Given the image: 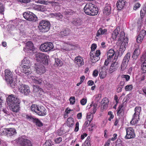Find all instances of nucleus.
Here are the masks:
<instances>
[{
  "instance_id": "1",
  "label": "nucleus",
  "mask_w": 146,
  "mask_h": 146,
  "mask_svg": "<svg viewBox=\"0 0 146 146\" xmlns=\"http://www.w3.org/2000/svg\"><path fill=\"white\" fill-rule=\"evenodd\" d=\"M7 101L13 111L17 112L19 111L20 100L18 97L13 94L10 95L7 98Z\"/></svg>"
},
{
  "instance_id": "2",
  "label": "nucleus",
  "mask_w": 146,
  "mask_h": 146,
  "mask_svg": "<svg viewBox=\"0 0 146 146\" xmlns=\"http://www.w3.org/2000/svg\"><path fill=\"white\" fill-rule=\"evenodd\" d=\"M85 14L90 16H94L98 13V8L97 6L91 3H87L84 8Z\"/></svg>"
},
{
  "instance_id": "3",
  "label": "nucleus",
  "mask_w": 146,
  "mask_h": 146,
  "mask_svg": "<svg viewBox=\"0 0 146 146\" xmlns=\"http://www.w3.org/2000/svg\"><path fill=\"white\" fill-rule=\"evenodd\" d=\"M5 76L6 82L12 88H15L17 84L14 81L12 72L9 70L6 69L5 71Z\"/></svg>"
},
{
  "instance_id": "4",
  "label": "nucleus",
  "mask_w": 146,
  "mask_h": 146,
  "mask_svg": "<svg viewBox=\"0 0 146 146\" xmlns=\"http://www.w3.org/2000/svg\"><path fill=\"white\" fill-rule=\"evenodd\" d=\"M50 27V24L49 21L42 20L39 23L38 28L40 32L45 33L48 31Z\"/></svg>"
},
{
  "instance_id": "5",
  "label": "nucleus",
  "mask_w": 146,
  "mask_h": 146,
  "mask_svg": "<svg viewBox=\"0 0 146 146\" xmlns=\"http://www.w3.org/2000/svg\"><path fill=\"white\" fill-rule=\"evenodd\" d=\"M35 57L37 62L42 63L45 65L48 64V58H49V56L47 54L42 53H38L36 54Z\"/></svg>"
},
{
  "instance_id": "6",
  "label": "nucleus",
  "mask_w": 146,
  "mask_h": 146,
  "mask_svg": "<svg viewBox=\"0 0 146 146\" xmlns=\"http://www.w3.org/2000/svg\"><path fill=\"white\" fill-rule=\"evenodd\" d=\"M17 141L19 146H33L32 141L25 137H20Z\"/></svg>"
},
{
  "instance_id": "7",
  "label": "nucleus",
  "mask_w": 146,
  "mask_h": 146,
  "mask_svg": "<svg viewBox=\"0 0 146 146\" xmlns=\"http://www.w3.org/2000/svg\"><path fill=\"white\" fill-rule=\"evenodd\" d=\"M141 111V107L138 106L135 107V113L132 120L130 121V123L132 125L137 123L139 119V115Z\"/></svg>"
},
{
  "instance_id": "8",
  "label": "nucleus",
  "mask_w": 146,
  "mask_h": 146,
  "mask_svg": "<svg viewBox=\"0 0 146 146\" xmlns=\"http://www.w3.org/2000/svg\"><path fill=\"white\" fill-rule=\"evenodd\" d=\"M54 46L53 44L50 42L44 43L40 46V49L42 52H47L53 49Z\"/></svg>"
},
{
  "instance_id": "9",
  "label": "nucleus",
  "mask_w": 146,
  "mask_h": 146,
  "mask_svg": "<svg viewBox=\"0 0 146 146\" xmlns=\"http://www.w3.org/2000/svg\"><path fill=\"white\" fill-rule=\"evenodd\" d=\"M1 133L2 135H7L8 136H12L17 133L15 129L13 128H5L1 130Z\"/></svg>"
},
{
  "instance_id": "10",
  "label": "nucleus",
  "mask_w": 146,
  "mask_h": 146,
  "mask_svg": "<svg viewBox=\"0 0 146 146\" xmlns=\"http://www.w3.org/2000/svg\"><path fill=\"white\" fill-rule=\"evenodd\" d=\"M23 15L24 17L29 21H35L37 19L36 15L30 11L25 12Z\"/></svg>"
},
{
  "instance_id": "11",
  "label": "nucleus",
  "mask_w": 146,
  "mask_h": 146,
  "mask_svg": "<svg viewBox=\"0 0 146 146\" xmlns=\"http://www.w3.org/2000/svg\"><path fill=\"white\" fill-rule=\"evenodd\" d=\"M100 50H96L95 53L90 52V53L91 62L93 63H95L100 60L99 56L100 54Z\"/></svg>"
},
{
  "instance_id": "12",
  "label": "nucleus",
  "mask_w": 146,
  "mask_h": 146,
  "mask_svg": "<svg viewBox=\"0 0 146 146\" xmlns=\"http://www.w3.org/2000/svg\"><path fill=\"white\" fill-rule=\"evenodd\" d=\"M126 130L127 134L125 138L126 139H130L135 137L134 130L132 127H128L126 129Z\"/></svg>"
},
{
  "instance_id": "13",
  "label": "nucleus",
  "mask_w": 146,
  "mask_h": 146,
  "mask_svg": "<svg viewBox=\"0 0 146 146\" xmlns=\"http://www.w3.org/2000/svg\"><path fill=\"white\" fill-rule=\"evenodd\" d=\"M19 90L20 93L26 96L29 95L31 92L29 87L26 85L21 86Z\"/></svg>"
},
{
  "instance_id": "14",
  "label": "nucleus",
  "mask_w": 146,
  "mask_h": 146,
  "mask_svg": "<svg viewBox=\"0 0 146 146\" xmlns=\"http://www.w3.org/2000/svg\"><path fill=\"white\" fill-rule=\"evenodd\" d=\"M127 42H126L125 40L121 44V46L119 50H118V55L121 56L125 50L126 47L127 45Z\"/></svg>"
},
{
  "instance_id": "15",
  "label": "nucleus",
  "mask_w": 146,
  "mask_h": 146,
  "mask_svg": "<svg viewBox=\"0 0 146 146\" xmlns=\"http://www.w3.org/2000/svg\"><path fill=\"white\" fill-rule=\"evenodd\" d=\"M146 31L144 30L141 31L137 37L136 40L138 43H140L143 41L146 35Z\"/></svg>"
},
{
  "instance_id": "16",
  "label": "nucleus",
  "mask_w": 146,
  "mask_h": 146,
  "mask_svg": "<svg viewBox=\"0 0 146 146\" xmlns=\"http://www.w3.org/2000/svg\"><path fill=\"white\" fill-rule=\"evenodd\" d=\"M37 110L36 113L38 115L44 116L46 114L47 110L44 106H39Z\"/></svg>"
},
{
  "instance_id": "17",
  "label": "nucleus",
  "mask_w": 146,
  "mask_h": 146,
  "mask_svg": "<svg viewBox=\"0 0 146 146\" xmlns=\"http://www.w3.org/2000/svg\"><path fill=\"white\" fill-rule=\"evenodd\" d=\"M75 46L70 42H65L64 43L63 48L66 51H69L74 49Z\"/></svg>"
},
{
  "instance_id": "18",
  "label": "nucleus",
  "mask_w": 146,
  "mask_h": 146,
  "mask_svg": "<svg viewBox=\"0 0 146 146\" xmlns=\"http://www.w3.org/2000/svg\"><path fill=\"white\" fill-rule=\"evenodd\" d=\"M74 62L76 65L78 67H80L84 65V62L83 58L80 56H77L74 59Z\"/></svg>"
},
{
  "instance_id": "19",
  "label": "nucleus",
  "mask_w": 146,
  "mask_h": 146,
  "mask_svg": "<svg viewBox=\"0 0 146 146\" xmlns=\"http://www.w3.org/2000/svg\"><path fill=\"white\" fill-rule=\"evenodd\" d=\"M35 69L36 73L39 74H41L45 72V67L42 64L38 65L35 67Z\"/></svg>"
},
{
  "instance_id": "20",
  "label": "nucleus",
  "mask_w": 146,
  "mask_h": 146,
  "mask_svg": "<svg viewBox=\"0 0 146 146\" xmlns=\"http://www.w3.org/2000/svg\"><path fill=\"white\" fill-rule=\"evenodd\" d=\"M125 2V0H118L116 5L118 10H121L124 7Z\"/></svg>"
},
{
  "instance_id": "21",
  "label": "nucleus",
  "mask_w": 146,
  "mask_h": 146,
  "mask_svg": "<svg viewBox=\"0 0 146 146\" xmlns=\"http://www.w3.org/2000/svg\"><path fill=\"white\" fill-rule=\"evenodd\" d=\"M99 76L101 79H104L106 76V69L104 67H102L99 70Z\"/></svg>"
},
{
  "instance_id": "22",
  "label": "nucleus",
  "mask_w": 146,
  "mask_h": 146,
  "mask_svg": "<svg viewBox=\"0 0 146 146\" xmlns=\"http://www.w3.org/2000/svg\"><path fill=\"white\" fill-rule=\"evenodd\" d=\"M107 34V29L100 28L96 34V36L99 37L100 35H106Z\"/></svg>"
},
{
  "instance_id": "23",
  "label": "nucleus",
  "mask_w": 146,
  "mask_h": 146,
  "mask_svg": "<svg viewBox=\"0 0 146 146\" xmlns=\"http://www.w3.org/2000/svg\"><path fill=\"white\" fill-rule=\"evenodd\" d=\"M72 23L75 26H78L81 25L82 22V20L79 18H74L72 22Z\"/></svg>"
},
{
  "instance_id": "24",
  "label": "nucleus",
  "mask_w": 146,
  "mask_h": 146,
  "mask_svg": "<svg viewBox=\"0 0 146 146\" xmlns=\"http://www.w3.org/2000/svg\"><path fill=\"white\" fill-rule=\"evenodd\" d=\"M115 52L114 50L113 49H110L108 52L107 56L108 59L109 60H111L113 57H115Z\"/></svg>"
},
{
  "instance_id": "25",
  "label": "nucleus",
  "mask_w": 146,
  "mask_h": 146,
  "mask_svg": "<svg viewBox=\"0 0 146 146\" xmlns=\"http://www.w3.org/2000/svg\"><path fill=\"white\" fill-rule=\"evenodd\" d=\"M123 105H121L119 106L117 108V114L120 117L123 116L124 114V111L123 109Z\"/></svg>"
},
{
  "instance_id": "26",
  "label": "nucleus",
  "mask_w": 146,
  "mask_h": 146,
  "mask_svg": "<svg viewBox=\"0 0 146 146\" xmlns=\"http://www.w3.org/2000/svg\"><path fill=\"white\" fill-rule=\"evenodd\" d=\"M22 72L27 75L31 73V70L30 66L22 67Z\"/></svg>"
},
{
  "instance_id": "27",
  "label": "nucleus",
  "mask_w": 146,
  "mask_h": 146,
  "mask_svg": "<svg viewBox=\"0 0 146 146\" xmlns=\"http://www.w3.org/2000/svg\"><path fill=\"white\" fill-rule=\"evenodd\" d=\"M111 7L110 5H108L106 6L103 10L104 14L107 15H109L111 13Z\"/></svg>"
},
{
  "instance_id": "28",
  "label": "nucleus",
  "mask_w": 146,
  "mask_h": 146,
  "mask_svg": "<svg viewBox=\"0 0 146 146\" xmlns=\"http://www.w3.org/2000/svg\"><path fill=\"white\" fill-rule=\"evenodd\" d=\"M109 102L108 99V98L105 97L103 98L101 101V104H104L103 106L104 109L107 108Z\"/></svg>"
},
{
  "instance_id": "29",
  "label": "nucleus",
  "mask_w": 146,
  "mask_h": 146,
  "mask_svg": "<svg viewBox=\"0 0 146 146\" xmlns=\"http://www.w3.org/2000/svg\"><path fill=\"white\" fill-rule=\"evenodd\" d=\"M139 46H138L135 49L134 51L132 57L134 59H136L138 57V56L140 53V50H139Z\"/></svg>"
},
{
  "instance_id": "30",
  "label": "nucleus",
  "mask_w": 146,
  "mask_h": 146,
  "mask_svg": "<svg viewBox=\"0 0 146 146\" xmlns=\"http://www.w3.org/2000/svg\"><path fill=\"white\" fill-rule=\"evenodd\" d=\"M33 91L35 92L38 93L40 94H42L43 92V89L38 86L33 85Z\"/></svg>"
},
{
  "instance_id": "31",
  "label": "nucleus",
  "mask_w": 146,
  "mask_h": 146,
  "mask_svg": "<svg viewBox=\"0 0 146 146\" xmlns=\"http://www.w3.org/2000/svg\"><path fill=\"white\" fill-rule=\"evenodd\" d=\"M30 62L29 60H27V59L25 58L22 61L21 66L22 67L30 66V65L29 64Z\"/></svg>"
},
{
  "instance_id": "32",
  "label": "nucleus",
  "mask_w": 146,
  "mask_h": 146,
  "mask_svg": "<svg viewBox=\"0 0 146 146\" xmlns=\"http://www.w3.org/2000/svg\"><path fill=\"white\" fill-rule=\"evenodd\" d=\"M74 121L73 118L70 117L67 118L66 121V123L68 127H72L74 125Z\"/></svg>"
},
{
  "instance_id": "33",
  "label": "nucleus",
  "mask_w": 146,
  "mask_h": 146,
  "mask_svg": "<svg viewBox=\"0 0 146 146\" xmlns=\"http://www.w3.org/2000/svg\"><path fill=\"white\" fill-rule=\"evenodd\" d=\"M70 32L68 30L63 29L61 32H59L58 34L62 37L64 36H67L70 33Z\"/></svg>"
},
{
  "instance_id": "34",
  "label": "nucleus",
  "mask_w": 146,
  "mask_h": 146,
  "mask_svg": "<svg viewBox=\"0 0 146 146\" xmlns=\"http://www.w3.org/2000/svg\"><path fill=\"white\" fill-rule=\"evenodd\" d=\"M119 30L117 28L114 30L112 35V37L113 39H115L116 38L117 35L119 34Z\"/></svg>"
},
{
  "instance_id": "35",
  "label": "nucleus",
  "mask_w": 146,
  "mask_h": 146,
  "mask_svg": "<svg viewBox=\"0 0 146 146\" xmlns=\"http://www.w3.org/2000/svg\"><path fill=\"white\" fill-rule=\"evenodd\" d=\"M39 106L38 105L33 104L31 107V110L32 111L36 113L37 111H38L37 110L38 109V107Z\"/></svg>"
},
{
  "instance_id": "36",
  "label": "nucleus",
  "mask_w": 146,
  "mask_h": 146,
  "mask_svg": "<svg viewBox=\"0 0 146 146\" xmlns=\"http://www.w3.org/2000/svg\"><path fill=\"white\" fill-rule=\"evenodd\" d=\"M34 123L35 124V125L39 127H41L43 126V123L38 118H36L34 120Z\"/></svg>"
},
{
  "instance_id": "37",
  "label": "nucleus",
  "mask_w": 146,
  "mask_h": 146,
  "mask_svg": "<svg viewBox=\"0 0 146 146\" xmlns=\"http://www.w3.org/2000/svg\"><path fill=\"white\" fill-rule=\"evenodd\" d=\"M90 106L92 110V111L91 113L93 114H94L96 111L97 105L96 104H94L92 105L91 104Z\"/></svg>"
},
{
  "instance_id": "38",
  "label": "nucleus",
  "mask_w": 146,
  "mask_h": 146,
  "mask_svg": "<svg viewBox=\"0 0 146 146\" xmlns=\"http://www.w3.org/2000/svg\"><path fill=\"white\" fill-rule=\"evenodd\" d=\"M131 56L130 53L129 52L127 53L124 56L123 59V61L128 63Z\"/></svg>"
},
{
  "instance_id": "39",
  "label": "nucleus",
  "mask_w": 146,
  "mask_h": 146,
  "mask_svg": "<svg viewBox=\"0 0 146 146\" xmlns=\"http://www.w3.org/2000/svg\"><path fill=\"white\" fill-rule=\"evenodd\" d=\"M24 117L26 119L29 121H32L34 122L36 118H34L33 116L31 115H25Z\"/></svg>"
},
{
  "instance_id": "40",
  "label": "nucleus",
  "mask_w": 146,
  "mask_h": 146,
  "mask_svg": "<svg viewBox=\"0 0 146 146\" xmlns=\"http://www.w3.org/2000/svg\"><path fill=\"white\" fill-rule=\"evenodd\" d=\"M27 46L29 47L30 50H32L34 46L33 43L31 41H28L26 44Z\"/></svg>"
},
{
  "instance_id": "41",
  "label": "nucleus",
  "mask_w": 146,
  "mask_h": 146,
  "mask_svg": "<svg viewBox=\"0 0 146 146\" xmlns=\"http://www.w3.org/2000/svg\"><path fill=\"white\" fill-rule=\"evenodd\" d=\"M128 63L123 61L121 66V70L124 71L126 68Z\"/></svg>"
},
{
  "instance_id": "42",
  "label": "nucleus",
  "mask_w": 146,
  "mask_h": 146,
  "mask_svg": "<svg viewBox=\"0 0 146 146\" xmlns=\"http://www.w3.org/2000/svg\"><path fill=\"white\" fill-rule=\"evenodd\" d=\"M55 64L57 66H62L63 63L61 60L59 59H55Z\"/></svg>"
},
{
  "instance_id": "43",
  "label": "nucleus",
  "mask_w": 146,
  "mask_h": 146,
  "mask_svg": "<svg viewBox=\"0 0 146 146\" xmlns=\"http://www.w3.org/2000/svg\"><path fill=\"white\" fill-rule=\"evenodd\" d=\"M86 118L88 121H91L93 119V114L91 113H88Z\"/></svg>"
},
{
  "instance_id": "44",
  "label": "nucleus",
  "mask_w": 146,
  "mask_h": 146,
  "mask_svg": "<svg viewBox=\"0 0 146 146\" xmlns=\"http://www.w3.org/2000/svg\"><path fill=\"white\" fill-rule=\"evenodd\" d=\"M133 86L132 84L127 85L125 86V89L127 91H131L133 89Z\"/></svg>"
},
{
  "instance_id": "45",
  "label": "nucleus",
  "mask_w": 146,
  "mask_h": 146,
  "mask_svg": "<svg viewBox=\"0 0 146 146\" xmlns=\"http://www.w3.org/2000/svg\"><path fill=\"white\" fill-rule=\"evenodd\" d=\"M108 115H109L110 117L108 120L110 121L111 119L114 118V115L113 114V113L111 111H109L108 112Z\"/></svg>"
},
{
  "instance_id": "46",
  "label": "nucleus",
  "mask_w": 146,
  "mask_h": 146,
  "mask_svg": "<svg viewBox=\"0 0 146 146\" xmlns=\"http://www.w3.org/2000/svg\"><path fill=\"white\" fill-rule=\"evenodd\" d=\"M70 103L71 104H74L75 102V98L74 96L71 97L69 99Z\"/></svg>"
},
{
  "instance_id": "47",
  "label": "nucleus",
  "mask_w": 146,
  "mask_h": 146,
  "mask_svg": "<svg viewBox=\"0 0 146 146\" xmlns=\"http://www.w3.org/2000/svg\"><path fill=\"white\" fill-rule=\"evenodd\" d=\"M87 102V99L86 98H83L80 100V103L82 105L84 106L86 104Z\"/></svg>"
},
{
  "instance_id": "48",
  "label": "nucleus",
  "mask_w": 146,
  "mask_h": 146,
  "mask_svg": "<svg viewBox=\"0 0 146 146\" xmlns=\"http://www.w3.org/2000/svg\"><path fill=\"white\" fill-rule=\"evenodd\" d=\"M4 11V7L3 5L0 2V13L3 14Z\"/></svg>"
},
{
  "instance_id": "49",
  "label": "nucleus",
  "mask_w": 146,
  "mask_h": 146,
  "mask_svg": "<svg viewBox=\"0 0 146 146\" xmlns=\"http://www.w3.org/2000/svg\"><path fill=\"white\" fill-rule=\"evenodd\" d=\"M146 76V74H143L142 73L141 74V76L139 78V82H141L142 81H144L145 79V77Z\"/></svg>"
},
{
  "instance_id": "50",
  "label": "nucleus",
  "mask_w": 146,
  "mask_h": 146,
  "mask_svg": "<svg viewBox=\"0 0 146 146\" xmlns=\"http://www.w3.org/2000/svg\"><path fill=\"white\" fill-rule=\"evenodd\" d=\"M121 77L123 78H125L126 81H128L130 79V76L127 75H122Z\"/></svg>"
},
{
  "instance_id": "51",
  "label": "nucleus",
  "mask_w": 146,
  "mask_h": 146,
  "mask_svg": "<svg viewBox=\"0 0 146 146\" xmlns=\"http://www.w3.org/2000/svg\"><path fill=\"white\" fill-rule=\"evenodd\" d=\"M97 47V45L95 44H92L91 46V51L92 52H94V51Z\"/></svg>"
},
{
  "instance_id": "52",
  "label": "nucleus",
  "mask_w": 146,
  "mask_h": 146,
  "mask_svg": "<svg viewBox=\"0 0 146 146\" xmlns=\"http://www.w3.org/2000/svg\"><path fill=\"white\" fill-rule=\"evenodd\" d=\"M141 6L140 4L139 3H137L134 5L133 9L135 10H136L137 9L139 8Z\"/></svg>"
},
{
  "instance_id": "53",
  "label": "nucleus",
  "mask_w": 146,
  "mask_h": 146,
  "mask_svg": "<svg viewBox=\"0 0 146 146\" xmlns=\"http://www.w3.org/2000/svg\"><path fill=\"white\" fill-rule=\"evenodd\" d=\"M111 66H112V67L114 68H115V70H117V69L118 66L117 63L115 62H113L112 63Z\"/></svg>"
},
{
  "instance_id": "54",
  "label": "nucleus",
  "mask_w": 146,
  "mask_h": 146,
  "mask_svg": "<svg viewBox=\"0 0 146 146\" xmlns=\"http://www.w3.org/2000/svg\"><path fill=\"white\" fill-rule=\"evenodd\" d=\"M33 82L34 83L37 84H40L42 83V80L41 79H34Z\"/></svg>"
},
{
  "instance_id": "55",
  "label": "nucleus",
  "mask_w": 146,
  "mask_h": 146,
  "mask_svg": "<svg viewBox=\"0 0 146 146\" xmlns=\"http://www.w3.org/2000/svg\"><path fill=\"white\" fill-rule=\"evenodd\" d=\"M62 141V138L61 137H59L56 139L55 140V142L56 143L58 144Z\"/></svg>"
},
{
  "instance_id": "56",
  "label": "nucleus",
  "mask_w": 146,
  "mask_h": 146,
  "mask_svg": "<svg viewBox=\"0 0 146 146\" xmlns=\"http://www.w3.org/2000/svg\"><path fill=\"white\" fill-rule=\"evenodd\" d=\"M117 135L116 133H114L113 135V137L112 138H109L108 140H110V142H111V141H114L117 138Z\"/></svg>"
},
{
  "instance_id": "57",
  "label": "nucleus",
  "mask_w": 146,
  "mask_h": 146,
  "mask_svg": "<svg viewBox=\"0 0 146 146\" xmlns=\"http://www.w3.org/2000/svg\"><path fill=\"white\" fill-rule=\"evenodd\" d=\"M146 12L144 11L141 10L140 11V16L141 18L143 19L146 14Z\"/></svg>"
},
{
  "instance_id": "58",
  "label": "nucleus",
  "mask_w": 146,
  "mask_h": 146,
  "mask_svg": "<svg viewBox=\"0 0 146 146\" xmlns=\"http://www.w3.org/2000/svg\"><path fill=\"white\" fill-rule=\"evenodd\" d=\"M120 117L118 118L115 117L114 119V125L115 126H117L119 123Z\"/></svg>"
},
{
  "instance_id": "59",
  "label": "nucleus",
  "mask_w": 146,
  "mask_h": 146,
  "mask_svg": "<svg viewBox=\"0 0 146 146\" xmlns=\"http://www.w3.org/2000/svg\"><path fill=\"white\" fill-rule=\"evenodd\" d=\"M98 70H94L93 72V76L94 77H97L98 74Z\"/></svg>"
},
{
  "instance_id": "60",
  "label": "nucleus",
  "mask_w": 146,
  "mask_h": 146,
  "mask_svg": "<svg viewBox=\"0 0 146 146\" xmlns=\"http://www.w3.org/2000/svg\"><path fill=\"white\" fill-rule=\"evenodd\" d=\"M79 123L78 122H77L76 123L75 127L74 129V131L75 132H77L78 131L79 128Z\"/></svg>"
},
{
  "instance_id": "61",
  "label": "nucleus",
  "mask_w": 146,
  "mask_h": 146,
  "mask_svg": "<svg viewBox=\"0 0 146 146\" xmlns=\"http://www.w3.org/2000/svg\"><path fill=\"white\" fill-rule=\"evenodd\" d=\"M54 15L56 17H58V19L59 20H60V19H61L62 17V15L60 13H56Z\"/></svg>"
},
{
  "instance_id": "62",
  "label": "nucleus",
  "mask_w": 146,
  "mask_h": 146,
  "mask_svg": "<svg viewBox=\"0 0 146 146\" xmlns=\"http://www.w3.org/2000/svg\"><path fill=\"white\" fill-rule=\"evenodd\" d=\"M66 13L68 15H72L73 14L74 12L72 10L70 9L68 10L66 12Z\"/></svg>"
},
{
  "instance_id": "63",
  "label": "nucleus",
  "mask_w": 146,
  "mask_h": 146,
  "mask_svg": "<svg viewBox=\"0 0 146 146\" xmlns=\"http://www.w3.org/2000/svg\"><path fill=\"white\" fill-rule=\"evenodd\" d=\"M142 72L143 74H145L146 72V66L141 65Z\"/></svg>"
},
{
  "instance_id": "64",
  "label": "nucleus",
  "mask_w": 146,
  "mask_h": 146,
  "mask_svg": "<svg viewBox=\"0 0 146 146\" xmlns=\"http://www.w3.org/2000/svg\"><path fill=\"white\" fill-rule=\"evenodd\" d=\"M115 70H115V68H114L112 67V66H111L109 70V72L110 73H111Z\"/></svg>"
}]
</instances>
